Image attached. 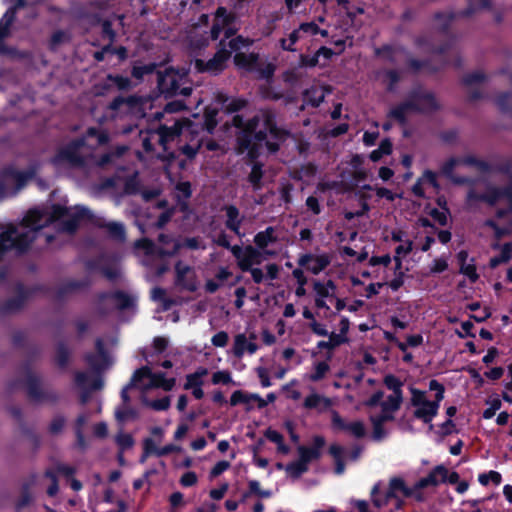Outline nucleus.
<instances>
[{"label":"nucleus","instance_id":"1","mask_svg":"<svg viewBox=\"0 0 512 512\" xmlns=\"http://www.w3.org/2000/svg\"><path fill=\"white\" fill-rule=\"evenodd\" d=\"M90 217L89 211L83 207H66L49 205L30 210L18 225L0 226V254L16 249L25 250L37 237L44 236L50 243L55 235L41 232L42 229L52 228L57 233H73L80 222Z\"/></svg>","mask_w":512,"mask_h":512},{"label":"nucleus","instance_id":"2","mask_svg":"<svg viewBox=\"0 0 512 512\" xmlns=\"http://www.w3.org/2000/svg\"><path fill=\"white\" fill-rule=\"evenodd\" d=\"M484 168V163L475 155L466 154L448 158L441 164L440 171L454 184L471 185L466 197V204L469 207L475 206L480 201L490 205L503 204L507 206V209H499L496 213L497 218L501 219L512 211V181L507 188L500 190L495 187H486L482 181L472 182L468 177L457 175L458 171L483 170Z\"/></svg>","mask_w":512,"mask_h":512},{"label":"nucleus","instance_id":"3","mask_svg":"<svg viewBox=\"0 0 512 512\" xmlns=\"http://www.w3.org/2000/svg\"><path fill=\"white\" fill-rule=\"evenodd\" d=\"M281 140L284 133L275 125L272 115L261 113L249 121L238 137V153H247L249 158H256L261 151L267 148L270 152L278 149V144L271 139Z\"/></svg>","mask_w":512,"mask_h":512},{"label":"nucleus","instance_id":"4","mask_svg":"<svg viewBox=\"0 0 512 512\" xmlns=\"http://www.w3.org/2000/svg\"><path fill=\"white\" fill-rule=\"evenodd\" d=\"M143 147L146 151L153 148L152 140L156 139L163 147L169 142L179 138L180 141L185 139L187 142L179 145V149L188 159H192L197 154L201 140L198 137V126L193 125L189 120H176L172 127L161 126L157 131L151 133H141Z\"/></svg>","mask_w":512,"mask_h":512},{"label":"nucleus","instance_id":"5","mask_svg":"<svg viewBox=\"0 0 512 512\" xmlns=\"http://www.w3.org/2000/svg\"><path fill=\"white\" fill-rule=\"evenodd\" d=\"M108 140L106 131L89 128L83 139L73 141L60 149L52 163L58 170L89 164L92 151L97 146L106 144Z\"/></svg>","mask_w":512,"mask_h":512},{"label":"nucleus","instance_id":"6","mask_svg":"<svg viewBox=\"0 0 512 512\" xmlns=\"http://www.w3.org/2000/svg\"><path fill=\"white\" fill-rule=\"evenodd\" d=\"M384 384L393 393L382 401L380 412H372L369 416L372 424V438L376 441L384 439L389 434L386 424L394 420L395 413L400 409L403 401V382L399 378L387 375L384 378Z\"/></svg>","mask_w":512,"mask_h":512},{"label":"nucleus","instance_id":"7","mask_svg":"<svg viewBox=\"0 0 512 512\" xmlns=\"http://www.w3.org/2000/svg\"><path fill=\"white\" fill-rule=\"evenodd\" d=\"M409 493V486L405 479L401 476H393L389 479L387 489L384 493L381 492V483H375L370 491V498L373 506L378 509L386 507L389 502L392 501V512H395L404 507L405 502L402 496L406 497V494Z\"/></svg>","mask_w":512,"mask_h":512},{"label":"nucleus","instance_id":"8","mask_svg":"<svg viewBox=\"0 0 512 512\" xmlns=\"http://www.w3.org/2000/svg\"><path fill=\"white\" fill-rule=\"evenodd\" d=\"M175 382V378H166L163 373H154L151 368L144 366L135 371L131 382L122 389L121 397L123 404H127L129 401L128 390L131 387L138 388L143 392L153 388H161L164 391H170L175 386Z\"/></svg>","mask_w":512,"mask_h":512},{"label":"nucleus","instance_id":"9","mask_svg":"<svg viewBox=\"0 0 512 512\" xmlns=\"http://www.w3.org/2000/svg\"><path fill=\"white\" fill-rule=\"evenodd\" d=\"M252 44V40L237 36L225 44L223 41L220 43L221 48L216 52L213 58L205 62L202 59L195 60V68L199 72H208L210 74H218L221 72L227 61L229 60L233 51H238L242 47H248Z\"/></svg>","mask_w":512,"mask_h":512},{"label":"nucleus","instance_id":"10","mask_svg":"<svg viewBox=\"0 0 512 512\" xmlns=\"http://www.w3.org/2000/svg\"><path fill=\"white\" fill-rule=\"evenodd\" d=\"M35 166L27 169L8 167L0 171V201L16 195L35 175Z\"/></svg>","mask_w":512,"mask_h":512},{"label":"nucleus","instance_id":"11","mask_svg":"<svg viewBox=\"0 0 512 512\" xmlns=\"http://www.w3.org/2000/svg\"><path fill=\"white\" fill-rule=\"evenodd\" d=\"M436 108L437 102L430 93L418 91L406 103L394 108L391 115L398 121L403 122L406 115L411 112H430Z\"/></svg>","mask_w":512,"mask_h":512},{"label":"nucleus","instance_id":"12","mask_svg":"<svg viewBox=\"0 0 512 512\" xmlns=\"http://www.w3.org/2000/svg\"><path fill=\"white\" fill-rule=\"evenodd\" d=\"M410 392V402L414 409L413 416L425 424H430V428H432L431 422L438 413L441 401L429 400L427 393L417 388L411 387Z\"/></svg>","mask_w":512,"mask_h":512},{"label":"nucleus","instance_id":"13","mask_svg":"<svg viewBox=\"0 0 512 512\" xmlns=\"http://www.w3.org/2000/svg\"><path fill=\"white\" fill-rule=\"evenodd\" d=\"M186 81L187 73L185 71L166 69L163 74L159 75L158 84L162 93L188 96L192 89L183 86Z\"/></svg>","mask_w":512,"mask_h":512},{"label":"nucleus","instance_id":"14","mask_svg":"<svg viewBox=\"0 0 512 512\" xmlns=\"http://www.w3.org/2000/svg\"><path fill=\"white\" fill-rule=\"evenodd\" d=\"M231 252L237 260V265L242 271L251 270L253 266L260 265L265 259V255H273L269 251H261L251 245L241 247L234 245Z\"/></svg>","mask_w":512,"mask_h":512},{"label":"nucleus","instance_id":"15","mask_svg":"<svg viewBox=\"0 0 512 512\" xmlns=\"http://www.w3.org/2000/svg\"><path fill=\"white\" fill-rule=\"evenodd\" d=\"M159 242L161 246L156 250L150 240L143 238L135 243V249L142 250L146 256H154L156 253L160 256H173L181 247L180 242L163 234L159 236Z\"/></svg>","mask_w":512,"mask_h":512},{"label":"nucleus","instance_id":"16","mask_svg":"<svg viewBox=\"0 0 512 512\" xmlns=\"http://www.w3.org/2000/svg\"><path fill=\"white\" fill-rule=\"evenodd\" d=\"M245 105V101L239 99L229 100L223 94L218 93L216 96L215 106H209L205 109V126L206 129L211 132L217 124L215 119L218 108L225 109L227 112H234L239 110Z\"/></svg>","mask_w":512,"mask_h":512},{"label":"nucleus","instance_id":"17","mask_svg":"<svg viewBox=\"0 0 512 512\" xmlns=\"http://www.w3.org/2000/svg\"><path fill=\"white\" fill-rule=\"evenodd\" d=\"M256 340L257 335L255 333H251L250 335L238 333L233 337V343L229 353L237 359H242L245 355H254L259 349Z\"/></svg>","mask_w":512,"mask_h":512},{"label":"nucleus","instance_id":"18","mask_svg":"<svg viewBox=\"0 0 512 512\" xmlns=\"http://www.w3.org/2000/svg\"><path fill=\"white\" fill-rule=\"evenodd\" d=\"M234 20L235 15L233 13H229L224 7H219L214 15L211 39L216 40L222 32L225 33L226 37L233 35L235 32L232 27Z\"/></svg>","mask_w":512,"mask_h":512},{"label":"nucleus","instance_id":"19","mask_svg":"<svg viewBox=\"0 0 512 512\" xmlns=\"http://www.w3.org/2000/svg\"><path fill=\"white\" fill-rule=\"evenodd\" d=\"M298 453L299 459L287 464L285 467L286 474L293 479L299 478L308 470L309 463L314 459H318L316 450H307V447L304 446L298 448Z\"/></svg>","mask_w":512,"mask_h":512},{"label":"nucleus","instance_id":"20","mask_svg":"<svg viewBox=\"0 0 512 512\" xmlns=\"http://www.w3.org/2000/svg\"><path fill=\"white\" fill-rule=\"evenodd\" d=\"M439 190L437 174L431 170L424 171L412 187V192L417 197H431L437 194Z\"/></svg>","mask_w":512,"mask_h":512},{"label":"nucleus","instance_id":"21","mask_svg":"<svg viewBox=\"0 0 512 512\" xmlns=\"http://www.w3.org/2000/svg\"><path fill=\"white\" fill-rule=\"evenodd\" d=\"M332 428L336 431H343L355 438H362L366 435V427L362 421L346 422L336 411L332 412Z\"/></svg>","mask_w":512,"mask_h":512},{"label":"nucleus","instance_id":"22","mask_svg":"<svg viewBox=\"0 0 512 512\" xmlns=\"http://www.w3.org/2000/svg\"><path fill=\"white\" fill-rule=\"evenodd\" d=\"M139 110V102L133 98H117L109 106L108 112L110 117H131Z\"/></svg>","mask_w":512,"mask_h":512},{"label":"nucleus","instance_id":"23","mask_svg":"<svg viewBox=\"0 0 512 512\" xmlns=\"http://www.w3.org/2000/svg\"><path fill=\"white\" fill-rule=\"evenodd\" d=\"M331 263V257L326 254H306L300 257L299 265L305 267L314 275L322 272Z\"/></svg>","mask_w":512,"mask_h":512},{"label":"nucleus","instance_id":"24","mask_svg":"<svg viewBox=\"0 0 512 512\" xmlns=\"http://www.w3.org/2000/svg\"><path fill=\"white\" fill-rule=\"evenodd\" d=\"M135 299L127 294L117 292L103 295L100 303L105 305L108 310L129 308L134 304Z\"/></svg>","mask_w":512,"mask_h":512},{"label":"nucleus","instance_id":"25","mask_svg":"<svg viewBox=\"0 0 512 512\" xmlns=\"http://www.w3.org/2000/svg\"><path fill=\"white\" fill-rule=\"evenodd\" d=\"M448 477V469L443 465L434 467L430 473L417 481L418 488L436 487L441 483L446 482Z\"/></svg>","mask_w":512,"mask_h":512},{"label":"nucleus","instance_id":"26","mask_svg":"<svg viewBox=\"0 0 512 512\" xmlns=\"http://www.w3.org/2000/svg\"><path fill=\"white\" fill-rule=\"evenodd\" d=\"M207 374L208 370L206 368H199L194 373L186 376L184 388L186 390H191L196 399H202L204 396V392L202 390L203 377Z\"/></svg>","mask_w":512,"mask_h":512},{"label":"nucleus","instance_id":"27","mask_svg":"<svg viewBox=\"0 0 512 512\" xmlns=\"http://www.w3.org/2000/svg\"><path fill=\"white\" fill-rule=\"evenodd\" d=\"M175 270L177 283L189 291H194L196 289V282L192 268L183 262H178Z\"/></svg>","mask_w":512,"mask_h":512},{"label":"nucleus","instance_id":"28","mask_svg":"<svg viewBox=\"0 0 512 512\" xmlns=\"http://www.w3.org/2000/svg\"><path fill=\"white\" fill-rule=\"evenodd\" d=\"M76 383L83 390H97L102 388V379L94 373H78L76 375Z\"/></svg>","mask_w":512,"mask_h":512},{"label":"nucleus","instance_id":"29","mask_svg":"<svg viewBox=\"0 0 512 512\" xmlns=\"http://www.w3.org/2000/svg\"><path fill=\"white\" fill-rule=\"evenodd\" d=\"M457 258L460 263V272L467 276L470 281L475 282L478 279V274L476 272L473 259L469 258V255L466 251H460L457 255Z\"/></svg>","mask_w":512,"mask_h":512},{"label":"nucleus","instance_id":"30","mask_svg":"<svg viewBox=\"0 0 512 512\" xmlns=\"http://www.w3.org/2000/svg\"><path fill=\"white\" fill-rule=\"evenodd\" d=\"M482 233L489 236H494L496 239L502 238L512 232V226L500 227L495 221L487 220L481 226Z\"/></svg>","mask_w":512,"mask_h":512},{"label":"nucleus","instance_id":"31","mask_svg":"<svg viewBox=\"0 0 512 512\" xmlns=\"http://www.w3.org/2000/svg\"><path fill=\"white\" fill-rule=\"evenodd\" d=\"M14 17L15 8H10L0 20V54L5 52L3 39L9 34L10 26L14 21Z\"/></svg>","mask_w":512,"mask_h":512},{"label":"nucleus","instance_id":"32","mask_svg":"<svg viewBox=\"0 0 512 512\" xmlns=\"http://www.w3.org/2000/svg\"><path fill=\"white\" fill-rule=\"evenodd\" d=\"M277 241L275 230L272 227H268L265 231H261L256 234L254 243L258 249L265 251V249Z\"/></svg>","mask_w":512,"mask_h":512},{"label":"nucleus","instance_id":"33","mask_svg":"<svg viewBox=\"0 0 512 512\" xmlns=\"http://www.w3.org/2000/svg\"><path fill=\"white\" fill-rule=\"evenodd\" d=\"M96 348H97V354L94 356H89L87 358V361L93 369L101 370L107 366L108 358L104 351L103 344L100 340L97 341Z\"/></svg>","mask_w":512,"mask_h":512},{"label":"nucleus","instance_id":"34","mask_svg":"<svg viewBox=\"0 0 512 512\" xmlns=\"http://www.w3.org/2000/svg\"><path fill=\"white\" fill-rule=\"evenodd\" d=\"M313 287L316 296L319 298H332L335 295L336 285L331 280L327 281L326 283L317 281L314 283Z\"/></svg>","mask_w":512,"mask_h":512},{"label":"nucleus","instance_id":"35","mask_svg":"<svg viewBox=\"0 0 512 512\" xmlns=\"http://www.w3.org/2000/svg\"><path fill=\"white\" fill-rule=\"evenodd\" d=\"M226 225L229 229L239 234V228L241 224L239 210L234 206H228L226 208Z\"/></svg>","mask_w":512,"mask_h":512},{"label":"nucleus","instance_id":"36","mask_svg":"<svg viewBox=\"0 0 512 512\" xmlns=\"http://www.w3.org/2000/svg\"><path fill=\"white\" fill-rule=\"evenodd\" d=\"M329 370L330 366L326 361H319L314 364L312 372L306 377L310 381L318 382L326 376Z\"/></svg>","mask_w":512,"mask_h":512},{"label":"nucleus","instance_id":"37","mask_svg":"<svg viewBox=\"0 0 512 512\" xmlns=\"http://www.w3.org/2000/svg\"><path fill=\"white\" fill-rule=\"evenodd\" d=\"M257 55L254 53H236L234 56V63L239 68L252 69L257 62Z\"/></svg>","mask_w":512,"mask_h":512},{"label":"nucleus","instance_id":"38","mask_svg":"<svg viewBox=\"0 0 512 512\" xmlns=\"http://www.w3.org/2000/svg\"><path fill=\"white\" fill-rule=\"evenodd\" d=\"M413 243L411 240H405L403 243H400L395 249L394 261L396 265V269H402V257L407 256L412 251Z\"/></svg>","mask_w":512,"mask_h":512},{"label":"nucleus","instance_id":"39","mask_svg":"<svg viewBox=\"0 0 512 512\" xmlns=\"http://www.w3.org/2000/svg\"><path fill=\"white\" fill-rule=\"evenodd\" d=\"M327 336V341H319L317 343V347L319 349L333 350L334 348L338 347L339 345L347 341V337H343V335H337L334 332H332L331 334L328 333Z\"/></svg>","mask_w":512,"mask_h":512},{"label":"nucleus","instance_id":"40","mask_svg":"<svg viewBox=\"0 0 512 512\" xmlns=\"http://www.w3.org/2000/svg\"><path fill=\"white\" fill-rule=\"evenodd\" d=\"M41 485L45 486L47 489V494L49 496H55L58 492V484L56 480V475L52 471H47L42 477H41Z\"/></svg>","mask_w":512,"mask_h":512},{"label":"nucleus","instance_id":"41","mask_svg":"<svg viewBox=\"0 0 512 512\" xmlns=\"http://www.w3.org/2000/svg\"><path fill=\"white\" fill-rule=\"evenodd\" d=\"M265 436L268 440L277 444L278 452L285 455L289 453L290 449L287 445L284 444L283 436L279 432L273 429H267Z\"/></svg>","mask_w":512,"mask_h":512},{"label":"nucleus","instance_id":"42","mask_svg":"<svg viewBox=\"0 0 512 512\" xmlns=\"http://www.w3.org/2000/svg\"><path fill=\"white\" fill-rule=\"evenodd\" d=\"M303 36H302V33L300 32V30L297 28L295 30H293L287 38H282L280 39V46L283 50H286V51H290V52H293L295 51V47L294 45L300 40L302 39Z\"/></svg>","mask_w":512,"mask_h":512},{"label":"nucleus","instance_id":"43","mask_svg":"<svg viewBox=\"0 0 512 512\" xmlns=\"http://www.w3.org/2000/svg\"><path fill=\"white\" fill-rule=\"evenodd\" d=\"M331 404L330 400L324 396H321L317 393H312L306 397L304 401V406L306 408H317L320 406L329 407Z\"/></svg>","mask_w":512,"mask_h":512},{"label":"nucleus","instance_id":"44","mask_svg":"<svg viewBox=\"0 0 512 512\" xmlns=\"http://www.w3.org/2000/svg\"><path fill=\"white\" fill-rule=\"evenodd\" d=\"M142 402L145 406L152 408L156 411H164L170 407V398L164 397L158 400H149L145 396L142 397Z\"/></svg>","mask_w":512,"mask_h":512},{"label":"nucleus","instance_id":"45","mask_svg":"<svg viewBox=\"0 0 512 512\" xmlns=\"http://www.w3.org/2000/svg\"><path fill=\"white\" fill-rule=\"evenodd\" d=\"M392 151V144L389 140H383L378 149H375L370 154V159L374 162L380 160L384 155L390 154Z\"/></svg>","mask_w":512,"mask_h":512},{"label":"nucleus","instance_id":"46","mask_svg":"<svg viewBox=\"0 0 512 512\" xmlns=\"http://www.w3.org/2000/svg\"><path fill=\"white\" fill-rule=\"evenodd\" d=\"M104 227L107 229L109 234L117 239L124 240L125 238V229L122 223L119 222H107Z\"/></svg>","mask_w":512,"mask_h":512},{"label":"nucleus","instance_id":"47","mask_svg":"<svg viewBox=\"0 0 512 512\" xmlns=\"http://www.w3.org/2000/svg\"><path fill=\"white\" fill-rule=\"evenodd\" d=\"M305 97L313 106H318L324 100L325 93L322 88L313 87L306 91Z\"/></svg>","mask_w":512,"mask_h":512},{"label":"nucleus","instance_id":"48","mask_svg":"<svg viewBox=\"0 0 512 512\" xmlns=\"http://www.w3.org/2000/svg\"><path fill=\"white\" fill-rule=\"evenodd\" d=\"M512 254V245L511 244H505L501 250V254L497 257H494L490 260V265L492 267H496L500 265L501 263H505L509 261Z\"/></svg>","mask_w":512,"mask_h":512},{"label":"nucleus","instance_id":"49","mask_svg":"<svg viewBox=\"0 0 512 512\" xmlns=\"http://www.w3.org/2000/svg\"><path fill=\"white\" fill-rule=\"evenodd\" d=\"M478 481L484 486L488 485L490 481L495 485H499L502 481V476L497 471H490L488 473L480 474Z\"/></svg>","mask_w":512,"mask_h":512},{"label":"nucleus","instance_id":"50","mask_svg":"<svg viewBox=\"0 0 512 512\" xmlns=\"http://www.w3.org/2000/svg\"><path fill=\"white\" fill-rule=\"evenodd\" d=\"M212 383L215 385H217V384H224V385L232 384L233 383L232 375L227 370L217 371V372L213 373V375H212Z\"/></svg>","mask_w":512,"mask_h":512},{"label":"nucleus","instance_id":"51","mask_svg":"<svg viewBox=\"0 0 512 512\" xmlns=\"http://www.w3.org/2000/svg\"><path fill=\"white\" fill-rule=\"evenodd\" d=\"M298 29L302 33V36L304 35H316L318 33H321L323 36L327 34L326 31H321L318 25L314 22H305L299 25Z\"/></svg>","mask_w":512,"mask_h":512},{"label":"nucleus","instance_id":"52","mask_svg":"<svg viewBox=\"0 0 512 512\" xmlns=\"http://www.w3.org/2000/svg\"><path fill=\"white\" fill-rule=\"evenodd\" d=\"M176 197L181 202L191 196V186L189 182H179L176 187Z\"/></svg>","mask_w":512,"mask_h":512},{"label":"nucleus","instance_id":"53","mask_svg":"<svg viewBox=\"0 0 512 512\" xmlns=\"http://www.w3.org/2000/svg\"><path fill=\"white\" fill-rule=\"evenodd\" d=\"M382 398H383V393L382 392H376L374 393L366 402H365V406L373 409L375 408L374 410H372L370 412V414L372 412H380L381 411V403H382Z\"/></svg>","mask_w":512,"mask_h":512},{"label":"nucleus","instance_id":"54","mask_svg":"<svg viewBox=\"0 0 512 512\" xmlns=\"http://www.w3.org/2000/svg\"><path fill=\"white\" fill-rule=\"evenodd\" d=\"M380 56L383 58H390L392 61H401L404 58L405 53L401 49L385 48L380 52Z\"/></svg>","mask_w":512,"mask_h":512},{"label":"nucleus","instance_id":"55","mask_svg":"<svg viewBox=\"0 0 512 512\" xmlns=\"http://www.w3.org/2000/svg\"><path fill=\"white\" fill-rule=\"evenodd\" d=\"M116 443L120 449L124 451L130 449L133 446L134 440L130 434L121 432L116 436Z\"/></svg>","mask_w":512,"mask_h":512},{"label":"nucleus","instance_id":"56","mask_svg":"<svg viewBox=\"0 0 512 512\" xmlns=\"http://www.w3.org/2000/svg\"><path fill=\"white\" fill-rule=\"evenodd\" d=\"M249 490L251 493L258 495L262 498H269L272 493L269 490H263L257 480H250L248 482Z\"/></svg>","mask_w":512,"mask_h":512},{"label":"nucleus","instance_id":"57","mask_svg":"<svg viewBox=\"0 0 512 512\" xmlns=\"http://www.w3.org/2000/svg\"><path fill=\"white\" fill-rule=\"evenodd\" d=\"M430 215L440 225H445L447 223L448 209L446 207H442L440 210L432 209Z\"/></svg>","mask_w":512,"mask_h":512},{"label":"nucleus","instance_id":"58","mask_svg":"<svg viewBox=\"0 0 512 512\" xmlns=\"http://www.w3.org/2000/svg\"><path fill=\"white\" fill-rule=\"evenodd\" d=\"M228 341L229 336L225 331H220L211 338L212 345L219 348L225 347L228 344Z\"/></svg>","mask_w":512,"mask_h":512},{"label":"nucleus","instance_id":"59","mask_svg":"<svg viewBox=\"0 0 512 512\" xmlns=\"http://www.w3.org/2000/svg\"><path fill=\"white\" fill-rule=\"evenodd\" d=\"M250 394H245L240 390L234 391L230 397V404L236 406L240 403H249Z\"/></svg>","mask_w":512,"mask_h":512},{"label":"nucleus","instance_id":"60","mask_svg":"<svg viewBox=\"0 0 512 512\" xmlns=\"http://www.w3.org/2000/svg\"><path fill=\"white\" fill-rule=\"evenodd\" d=\"M404 273L401 269L397 270L395 268L394 278L388 283L389 287L393 291H397L404 283Z\"/></svg>","mask_w":512,"mask_h":512},{"label":"nucleus","instance_id":"61","mask_svg":"<svg viewBox=\"0 0 512 512\" xmlns=\"http://www.w3.org/2000/svg\"><path fill=\"white\" fill-rule=\"evenodd\" d=\"M262 177L261 167L257 164L253 166L252 171L249 176V181L254 186L255 189L260 187V181Z\"/></svg>","mask_w":512,"mask_h":512},{"label":"nucleus","instance_id":"62","mask_svg":"<svg viewBox=\"0 0 512 512\" xmlns=\"http://www.w3.org/2000/svg\"><path fill=\"white\" fill-rule=\"evenodd\" d=\"M500 408L501 401L499 399L492 400L491 402H489V407L484 410L483 417L485 419L492 418L496 414V411L499 410Z\"/></svg>","mask_w":512,"mask_h":512},{"label":"nucleus","instance_id":"63","mask_svg":"<svg viewBox=\"0 0 512 512\" xmlns=\"http://www.w3.org/2000/svg\"><path fill=\"white\" fill-rule=\"evenodd\" d=\"M115 416L119 421H126L134 417V412L130 410L126 404H123L122 407L116 409Z\"/></svg>","mask_w":512,"mask_h":512},{"label":"nucleus","instance_id":"64","mask_svg":"<svg viewBox=\"0 0 512 512\" xmlns=\"http://www.w3.org/2000/svg\"><path fill=\"white\" fill-rule=\"evenodd\" d=\"M391 257L388 254L382 255V256H372L369 259V265L371 266H377L382 265L384 267H388L391 264Z\"/></svg>","mask_w":512,"mask_h":512}]
</instances>
